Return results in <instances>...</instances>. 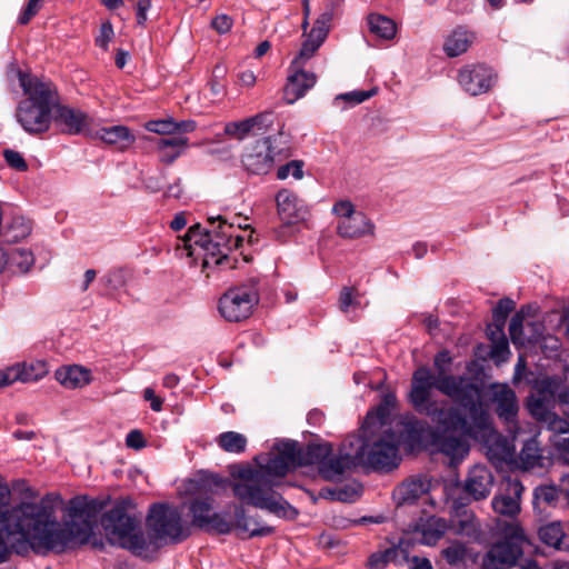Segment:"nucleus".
Returning a JSON list of instances; mask_svg holds the SVG:
<instances>
[{"instance_id": "nucleus-53", "label": "nucleus", "mask_w": 569, "mask_h": 569, "mask_svg": "<svg viewBox=\"0 0 569 569\" xmlns=\"http://www.w3.org/2000/svg\"><path fill=\"white\" fill-rule=\"evenodd\" d=\"M143 398L147 401H150V407L153 411L159 412L162 409L163 400L156 396L154 390L152 388H146L143 391Z\"/></svg>"}, {"instance_id": "nucleus-57", "label": "nucleus", "mask_w": 569, "mask_h": 569, "mask_svg": "<svg viewBox=\"0 0 569 569\" xmlns=\"http://www.w3.org/2000/svg\"><path fill=\"white\" fill-rule=\"evenodd\" d=\"M406 562L410 565V569H433L430 560L427 558H420L417 556L412 558L408 557V561Z\"/></svg>"}, {"instance_id": "nucleus-4", "label": "nucleus", "mask_w": 569, "mask_h": 569, "mask_svg": "<svg viewBox=\"0 0 569 569\" xmlns=\"http://www.w3.org/2000/svg\"><path fill=\"white\" fill-rule=\"evenodd\" d=\"M19 82L27 98L17 108V121L30 134L47 132L53 121L57 88L51 81L21 71Z\"/></svg>"}, {"instance_id": "nucleus-40", "label": "nucleus", "mask_w": 569, "mask_h": 569, "mask_svg": "<svg viewBox=\"0 0 569 569\" xmlns=\"http://www.w3.org/2000/svg\"><path fill=\"white\" fill-rule=\"evenodd\" d=\"M325 40L326 39L312 37V33L309 32L307 39L302 43L298 58L292 61V67L299 66L300 60L310 59Z\"/></svg>"}, {"instance_id": "nucleus-62", "label": "nucleus", "mask_w": 569, "mask_h": 569, "mask_svg": "<svg viewBox=\"0 0 569 569\" xmlns=\"http://www.w3.org/2000/svg\"><path fill=\"white\" fill-rule=\"evenodd\" d=\"M239 80H240L242 86L253 87L254 83H256L257 78H256L254 73L251 70H246V71H242L239 74Z\"/></svg>"}, {"instance_id": "nucleus-41", "label": "nucleus", "mask_w": 569, "mask_h": 569, "mask_svg": "<svg viewBox=\"0 0 569 569\" xmlns=\"http://www.w3.org/2000/svg\"><path fill=\"white\" fill-rule=\"evenodd\" d=\"M253 133H266L274 123L276 116L272 111H263L250 117Z\"/></svg>"}, {"instance_id": "nucleus-33", "label": "nucleus", "mask_w": 569, "mask_h": 569, "mask_svg": "<svg viewBox=\"0 0 569 569\" xmlns=\"http://www.w3.org/2000/svg\"><path fill=\"white\" fill-rule=\"evenodd\" d=\"M217 442L226 452L241 453L246 450L247 438L234 431H227L219 435Z\"/></svg>"}, {"instance_id": "nucleus-54", "label": "nucleus", "mask_w": 569, "mask_h": 569, "mask_svg": "<svg viewBox=\"0 0 569 569\" xmlns=\"http://www.w3.org/2000/svg\"><path fill=\"white\" fill-rule=\"evenodd\" d=\"M150 7H151L150 0H138V2L136 4L138 24L143 26L146 23V21L148 19L147 11L150 9Z\"/></svg>"}, {"instance_id": "nucleus-26", "label": "nucleus", "mask_w": 569, "mask_h": 569, "mask_svg": "<svg viewBox=\"0 0 569 569\" xmlns=\"http://www.w3.org/2000/svg\"><path fill=\"white\" fill-rule=\"evenodd\" d=\"M446 530L447 523L443 519L429 517L418 528V532L421 535L419 541L423 545L432 546L445 535Z\"/></svg>"}, {"instance_id": "nucleus-25", "label": "nucleus", "mask_w": 569, "mask_h": 569, "mask_svg": "<svg viewBox=\"0 0 569 569\" xmlns=\"http://www.w3.org/2000/svg\"><path fill=\"white\" fill-rule=\"evenodd\" d=\"M188 139L184 137L160 138L157 148L160 152V160L164 163H172L186 149Z\"/></svg>"}, {"instance_id": "nucleus-13", "label": "nucleus", "mask_w": 569, "mask_h": 569, "mask_svg": "<svg viewBox=\"0 0 569 569\" xmlns=\"http://www.w3.org/2000/svg\"><path fill=\"white\" fill-rule=\"evenodd\" d=\"M458 81L467 93L478 96L492 88L495 73L485 64H469L460 69Z\"/></svg>"}, {"instance_id": "nucleus-46", "label": "nucleus", "mask_w": 569, "mask_h": 569, "mask_svg": "<svg viewBox=\"0 0 569 569\" xmlns=\"http://www.w3.org/2000/svg\"><path fill=\"white\" fill-rule=\"evenodd\" d=\"M3 157L6 159V162L11 168L18 170V171H26L28 169V164L23 157L14 150L6 149L3 151Z\"/></svg>"}, {"instance_id": "nucleus-58", "label": "nucleus", "mask_w": 569, "mask_h": 569, "mask_svg": "<svg viewBox=\"0 0 569 569\" xmlns=\"http://www.w3.org/2000/svg\"><path fill=\"white\" fill-rule=\"evenodd\" d=\"M182 191L181 179L178 178L172 184L168 186L164 191V197L178 199L181 197Z\"/></svg>"}, {"instance_id": "nucleus-7", "label": "nucleus", "mask_w": 569, "mask_h": 569, "mask_svg": "<svg viewBox=\"0 0 569 569\" xmlns=\"http://www.w3.org/2000/svg\"><path fill=\"white\" fill-rule=\"evenodd\" d=\"M228 481L217 476L203 479L197 486V495L189 502L191 523L208 532L220 535L229 533L233 528V521L228 513L213 511L212 487H222Z\"/></svg>"}, {"instance_id": "nucleus-37", "label": "nucleus", "mask_w": 569, "mask_h": 569, "mask_svg": "<svg viewBox=\"0 0 569 569\" xmlns=\"http://www.w3.org/2000/svg\"><path fill=\"white\" fill-rule=\"evenodd\" d=\"M333 10H335V6L332 2H330L327 6L326 10L315 21V24H313L312 29L310 30V32L312 33V37H318V38H322V39L327 38L329 30H330V23L333 18Z\"/></svg>"}, {"instance_id": "nucleus-34", "label": "nucleus", "mask_w": 569, "mask_h": 569, "mask_svg": "<svg viewBox=\"0 0 569 569\" xmlns=\"http://www.w3.org/2000/svg\"><path fill=\"white\" fill-rule=\"evenodd\" d=\"M396 401V397L391 393H388L383 397L382 403L378 407L376 412H368L363 425L366 428L371 427H380V428H387L385 423V419L388 415V407L393 406Z\"/></svg>"}, {"instance_id": "nucleus-5", "label": "nucleus", "mask_w": 569, "mask_h": 569, "mask_svg": "<svg viewBox=\"0 0 569 569\" xmlns=\"http://www.w3.org/2000/svg\"><path fill=\"white\" fill-rule=\"evenodd\" d=\"M129 501L121 500L103 513L101 526L111 545L128 549L137 556L146 557L156 549L140 528V519L128 511Z\"/></svg>"}, {"instance_id": "nucleus-64", "label": "nucleus", "mask_w": 569, "mask_h": 569, "mask_svg": "<svg viewBox=\"0 0 569 569\" xmlns=\"http://www.w3.org/2000/svg\"><path fill=\"white\" fill-rule=\"evenodd\" d=\"M187 224V219L183 212H179L174 216L173 220L170 223V227L174 231H179L183 229Z\"/></svg>"}, {"instance_id": "nucleus-1", "label": "nucleus", "mask_w": 569, "mask_h": 569, "mask_svg": "<svg viewBox=\"0 0 569 569\" xmlns=\"http://www.w3.org/2000/svg\"><path fill=\"white\" fill-rule=\"evenodd\" d=\"M451 362L449 351L442 350L433 360L437 377L427 367L418 368L411 378L409 401L419 415L431 419L435 443L455 465L469 452L467 439L488 442L496 430L480 388L469 378L448 375Z\"/></svg>"}, {"instance_id": "nucleus-29", "label": "nucleus", "mask_w": 569, "mask_h": 569, "mask_svg": "<svg viewBox=\"0 0 569 569\" xmlns=\"http://www.w3.org/2000/svg\"><path fill=\"white\" fill-rule=\"evenodd\" d=\"M34 263L33 253L26 248H13L6 252V266L16 269L21 273H26Z\"/></svg>"}, {"instance_id": "nucleus-15", "label": "nucleus", "mask_w": 569, "mask_h": 569, "mask_svg": "<svg viewBox=\"0 0 569 569\" xmlns=\"http://www.w3.org/2000/svg\"><path fill=\"white\" fill-rule=\"evenodd\" d=\"M277 210L284 226L297 224L305 221L309 210L299 197L288 189H281L276 196Z\"/></svg>"}, {"instance_id": "nucleus-39", "label": "nucleus", "mask_w": 569, "mask_h": 569, "mask_svg": "<svg viewBox=\"0 0 569 569\" xmlns=\"http://www.w3.org/2000/svg\"><path fill=\"white\" fill-rule=\"evenodd\" d=\"M515 309V301L509 298L499 300L492 312V319L497 323V331L500 335L501 328H505L509 313Z\"/></svg>"}, {"instance_id": "nucleus-16", "label": "nucleus", "mask_w": 569, "mask_h": 569, "mask_svg": "<svg viewBox=\"0 0 569 569\" xmlns=\"http://www.w3.org/2000/svg\"><path fill=\"white\" fill-rule=\"evenodd\" d=\"M492 486L493 475L491 470L481 465L473 466L463 481L465 492L473 500L486 499L490 495Z\"/></svg>"}, {"instance_id": "nucleus-20", "label": "nucleus", "mask_w": 569, "mask_h": 569, "mask_svg": "<svg viewBox=\"0 0 569 569\" xmlns=\"http://www.w3.org/2000/svg\"><path fill=\"white\" fill-rule=\"evenodd\" d=\"M373 223L361 211L351 214V217L345 220H340L337 227L339 236L351 239L373 234Z\"/></svg>"}, {"instance_id": "nucleus-31", "label": "nucleus", "mask_w": 569, "mask_h": 569, "mask_svg": "<svg viewBox=\"0 0 569 569\" xmlns=\"http://www.w3.org/2000/svg\"><path fill=\"white\" fill-rule=\"evenodd\" d=\"M561 498L560 486H539L533 491V507H557Z\"/></svg>"}, {"instance_id": "nucleus-48", "label": "nucleus", "mask_w": 569, "mask_h": 569, "mask_svg": "<svg viewBox=\"0 0 569 569\" xmlns=\"http://www.w3.org/2000/svg\"><path fill=\"white\" fill-rule=\"evenodd\" d=\"M42 0H29L18 21L27 24L40 10Z\"/></svg>"}, {"instance_id": "nucleus-23", "label": "nucleus", "mask_w": 569, "mask_h": 569, "mask_svg": "<svg viewBox=\"0 0 569 569\" xmlns=\"http://www.w3.org/2000/svg\"><path fill=\"white\" fill-rule=\"evenodd\" d=\"M405 561H408V552L399 546L373 552L368 558L367 566L370 569H385L389 563L403 565Z\"/></svg>"}, {"instance_id": "nucleus-22", "label": "nucleus", "mask_w": 569, "mask_h": 569, "mask_svg": "<svg viewBox=\"0 0 569 569\" xmlns=\"http://www.w3.org/2000/svg\"><path fill=\"white\" fill-rule=\"evenodd\" d=\"M54 376L58 382L68 389L82 388L91 380L90 371L80 366L59 368Z\"/></svg>"}, {"instance_id": "nucleus-38", "label": "nucleus", "mask_w": 569, "mask_h": 569, "mask_svg": "<svg viewBox=\"0 0 569 569\" xmlns=\"http://www.w3.org/2000/svg\"><path fill=\"white\" fill-rule=\"evenodd\" d=\"M525 316L526 311L525 308L522 307L518 312L515 313V316L510 320L509 335L515 346H525L526 339L522 332Z\"/></svg>"}, {"instance_id": "nucleus-36", "label": "nucleus", "mask_w": 569, "mask_h": 569, "mask_svg": "<svg viewBox=\"0 0 569 569\" xmlns=\"http://www.w3.org/2000/svg\"><path fill=\"white\" fill-rule=\"evenodd\" d=\"M223 131L224 134L229 138L239 141L246 139L251 133H253L252 123L250 122L249 118L240 121H231L226 123Z\"/></svg>"}, {"instance_id": "nucleus-8", "label": "nucleus", "mask_w": 569, "mask_h": 569, "mask_svg": "<svg viewBox=\"0 0 569 569\" xmlns=\"http://www.w3.org/2000/svg\"><path fill=\"white\" fill-rule=\"evenodd\" d=\"M147 527L156 540L173 543L184 540L189 528L183 523L181 511L167 503H156L150 508Z\"/></svg>"}, {"instance_id": "nucleus-30", "label": "nucleus", "mask_w": 569, "mask_h": 569, "mask_svg": "<svg viewBox=\"0 0 569 569\" xmlns=\"http://www.w3.org/2000/svg\"><path fill=\"white\" fill-rule=\"evenodd\" d=\"M542 453L536 439H529L525 442L520 453L519 463L525 470L542 466Z\"/></svg>"}, {"instance_id": "nucleus-63", "label": "nucleus", "mask_w": 569, "mask_h": 569, "mask_svg": "<svg viewBox=\"0 0 569 569\" xmlns=\"http://www.w3.org/2000/svg\"><path fill=\"white\" fill-rule=\"evenodd\" d=\"M560 493L563 496L565 505H569V473L560 478Z\"/></svg>"}, {"instance_id": "nucleus-59", "label": "nucleus", "mask_w": 569, "mask_h": 569, "mask_svg": "<svg viewBox=\"0 0 569 569\" xmlns=\"http://www.w3.org/2000/svg\"><path fill=\"white\" fill-rule=\"evenodd\" d=\"M196 129V122L193 120L174 121V133L176 132H192Z\"/></svg>"}, {"instance_id": "nucleus-55", "label": "nucleus", "mask_w": 569, "mask_h": 569, "mask_svg": "<svg viewBox=\"0 0 569 569\" xmlns=\"http://www.w3.org/2000/svg\"><path fill=\"white\" fill-rule=\"evenodd\" d=\"M507 355H509V347L506 338L501 339L500 341L493 342L491 350V356L493 358L505 359Z\"/></svg>"}, {"instance_id": "nucleus-60", "label": "nucleus", "mask_w": 569, "mask_h": 569, "mask_svg": "<svg viewBox=\"0 0 569 569\" xmlns=\"http://www.w3.org/2000/svg\"><path fill=\"white\" fill-rule=\"evenodd\" d=\"M557 448L561 453L563 463L569 465V438H563L557 443Z\"/></svg>"}, {"instance_id": "nucleus-27", "label": "nucleus", "mask_w": 569, "mask_h": 569, "mask_svg": "<svg viewBox=\"0 0 569 569\" xmlns=\"http://www.w3.org/2000/svg\"><path fill=\"white\" fill-rule=\"evenodd\" d=\"M471 42L472 36L462 28H458L447 37L443 50L451 58L458 57L468 50Z\"/></svg>"}, {"instance_id": "nucleus-24", "label": "nucleus", "mask_w": 569, "mask_h": 569, "mask_svg": "<svg viewBox=\"0 0 569 569\" xmlns=\"http://www.w3.org/2000/svg\"><path fill=\"white\" fill-rule=\"evenodd\" d=\"M236 528L247 537H262L270 535L273 529L269 526L260 523L257 519L247 517L242 507L234 510Z\"/></svg>"}, {"instance_id": "nucleus-49", "label": "nucleus", "mask_w": 569, "mask_h": 569, "mask_svg": "<svg viewBox=\"0 0 569 569\" xmlns=\"http://www.w3.org/2000/svg\"><path fill=\"white\" fill-rule=\"evenodd\" d=\"M232 24V19L224 13L216 16L211 21V27L220 34L229 32Z\"/></svg>"}, {"instance_id": "nucleus-43", "label": "nucleus", "mask_w": 569, "mask_h": 569, "mask_svg": "<svg viewBox=\"0 0 569 569\" xmlns=\"http://www.w3.org/2000/svg\"><path fill=\"white\" fill-rule=\"evenodd\" d=\"M375 94V90H369V91H365V90H360V91H352V92H347V93H341V94H338L336 98H335V104H339L340 101H346L347 103L351 104V106H356V104H359V103H362L363 101L368 100L369 98H371L372 96Z\"/></svg>"}, {"instance_id": "nucleus-50", "label": "nucleus", "mask_w": 569, "mask_h": 569, "mask_svg": "<svg viewBox=\"0 0 569 569\" xmlns=\"http://www.w3.org/2000/svg\"><path fill=\"white\" fill-rule=\"evenodd\" d=\"M332 211L337 214L340 220H345L351 214L357 213L358 211L355 209L353 204L348 200H341L335 203Z\"/></svg>"}, {"instance_id": "nucleus-18", "label": "nucleus", "mask_w": 569, "mask_h": 569, "mask_svg": "<svg viewBox=\"0 0 569 569\" xmlns=\"http://www.w3.org/2000/svg\"><path fill=\"white\" fill-rule=\"evenodd\" d=\"M90 138L101 140L102 142L114 146L119 150H126L131 147L134 141V134L126 126H111L99 129H92Z\"/></svg>"}, {"instance_id": "nucleus-56", "label": "nucleus", "mask_w": 569, "mask_h": 569, "mask_svg": "<svg viewBox=\"0 0 569 569\" xmlns=\"http://www.w3.org/2000/svg\"><path fill=\"white\" fill-rule=\"evenodd\" d=\"M146 188L152 192H159L163 188V174L151 176L144 180Z\"/></svg>"}, {"instance_id": "nucleus-3", "label": "nucleus", "mask_w": 569, "mask_h": 569, "mask_svg": "<svg viewBox=\"0 0 569 569\" xmlns=\"http://www.w3.org/2000/svg\"><path fill=\"white\" fill-rule=\"evenodd\" d=\"M209 229H202L200 224L189 228L183 238L188 256H199L203 251L202 268L217 266L222 269H232L234 259L229 253L241 246L242 237L236 234L234 224L223 217H209Z\"/></svg>"}, {"instance_id": "nucleus-12", "label": "nucleus", "mask_w": 569, "mask_h": 569, "mask_svg": "<svg viewBox=\"0 0 569 569\" xmlns=\"http://www.w3.org/2000/svg\"><path fill=\"white\" fill-rule=\"evenodd\" d=\"M53 122L62 133L86 134L90 137L91 118L80 109L69 106L54 104Z\"/></svg>"}, {"instance_id": "nucleus-28", "label": "nucleus", "mask_w": 569, "mask_h": 569, "mask_svg": "<svg viewBox=\"0 0 569 569\" xmlns=\"http://www.w3.org/2000/svg\"><path fill=\"white\" fill-rule=\"evenodd\" d=\"M367 21L370 32L379 39L391 40L397 33L396 22L386 16L371 13Z\"/></svg>"}, {"instance_id": "nucleus-35", "label": "nucleus", "mask_w": 569, "mask_h": 569, "mask_svg": "<svg viewBox=\"0 0 569 569\" xmlns=\"http://www.w3.org/2000/svg\"><path fill=\"white\" fill-rule=\"evenodd\" d=\"M565 529L559 522H551L540 528L539 537L550 547L562 550Z\"/></svg>"}, {"instance_id": "nucleus-2", "label": "nucleus", "mask_w": 569, "mask_h": 569, "mask_svg": "<svg viewBox=\"0 0 569 569\" xmlns=\"http://www.w3.org/2000/svg\"><path fill=\"white\" fill-rule=\"evenodd\" d=\"M331 443H310L301 448L297 441L274 443L272 449L258 456L257 467L234 466L229 482L233 496L244 505L267 510L278 517L293 519L298 511L274 490L287 473L298 467L317 465L319 475L328 481L339 480L351 467L359 466L351 436L332 453Z\"/></svg>"}, {"instance_id": "nucleus-21", "label": "nucleus", "mask_w": 569, "mask_h": 569, "mask_svg": "<svg viewBox=\"0 0 569 569\" xmlns=\"http://www.w3.org/2000/svg\"><path fill=\"white\" fill-rule=\"evenodd\" d=\"M451 527L455 533L471 540H478L481 535L480 522L473 512L461 507L456 509V518L452 520Z\"/></svg>"}, {"instance_id": "nucleus-61", "label": "nucleus", "mask_w": 569, "mask_h": 569, "mask_svg": "<svg viewBox=\"0 0 569 569\" xmlns=\"http://www.w3.org/2000/svg\"><path fill=\"white\" fill-rule=\"evenodd\" d=\"M471 0H451L450 8L456 12H466L470 9Z\"/></svg>"}, {"instance_id": "nucleus-45", "label": "nucleus", "mask_w": 569, "mask_h": 569, "mask_svg": "<svg viewBox=\"0 0 569 569\" xmlns=\"http://www.w3.org/2000/svg\"><path fill=\"white\" fill-rule=\"evenodd\" d=\"M146 129L150 132L170 136L174 133V121L172 119L149 121Z\"/></svg>"}, {"instance_id": "nucleus-11", "label": "nucleus", "mask_w": 569, "mask_h": 569, "mask_svg": "<svg viewBox=\"0 0 569 569\" xmlns=\"http://www.w3.org/2000/svg\"><path fill=\"white\" fill-rule=\"evenodd\" d=\"M490 402L495 406L498 418L507 426L509 431L517 428L519 405L516 392L503 383L490 386Z\"/></svg>"}, {"instance_id": "nucleus-10", "label": "nucleus", "mask_w": 569, "mask_h": 569, "mask_svg": "<svg viewBox=\"0 0 569 569\" xmlns=\"http://www.w3.org/2000/svg\"><path fill=\"white\" fill-rule=\"evenodd\" d=\"M259 302L254 284H242L229 289L219 300L220 315L230 322H239L250 317Z\"/></svg>"}, {"instance_id": "nucleus-51", "label": "nucleus", "mask_w": 569, "mask_h": 569, "mask_svg": "<svg viewBox=\"0 0 569 569\" xmlns=\"http://www.w3.org/2000/svg\"><path fill=\"white\" fill-rule=\"evenodd\" d=\"M126 445L128 448L140 450L146 447L147 442L142 432L138 429H134L127 435Z\"/></svg>"}, {"instance_id": "nucleus-52", "label": "nucleus", "mask_w": 569, "mask_h": 569, "mask_svg": "<svg viewBox=\"0 0 569 569\" xmlns=\"http://www.w3.org/2000/svg\"><path fill=\"white\" fill-rule=\"evenodd\" d=\"M356 300L353 298V289L345 287L339 296V308L342 312H347L349 307L356 305Z\"/></svg>"}, {"instance_id": "nucleus-44", "label": "nucleus", "mask_w": 569, "mask_h": 569, "mask_svg": "<svg viewBox=\"0 0 569 569\" xmlns=\"http://www.w3.org/2000/svg\"><path fill=\"white\" fill-rule=\"evenodd\" d=\"M290 174L297 180H299L303 177L301 161L292 160L283 166L279 167V169L277 171V178L280 180L287 179Z\"/></svg>"}, {"instance_id": "nucleus-32", "label": "nucleus", "mask_w": 569, "mask_h": 569, "mask_svg": "<svg viewBox=\"0 0 569 569\" xmlns=\"http://www.w3.org/2000/svg\"><path fill=\"white\" fill-rule=\"evenodd\" d=\"M38 378L33 376L31 369H27L26 366L17 363L0 371V388L7 387L16 381L30 382Z\"/></svg>"}, {"instance_id": "nucleus-17", "label": "nucleus", "mask_w": 569, "mask_h": 569, "mask_svg": "<svg viewBox=\"0 0 569 569\" xmlns=\"http://www.w3.org/2000/svg\"><path fill=\"white\" fill-rule=\"evenodd\" d=\"M291 69L293 71L288 76V81L283 89V98L289 104L302 98L317 82V76L313 72L300 70L299 66H291Z\"/></svg>"}, {"instance_id": "nucleus-14", "label": "nucleus", "mask_w": 569, "mask_h": 569, "mask_svg": "<svg viewBox=\"0 0 569 569\" xmlns=\"http://www.w3.org/2000/svg\"><path fill=\"white\" fill-rule=\"evenodd\" d=\"M525 487L520 480L506 479L503 488L492 498L491 507L500 516L516 517L520 512L521 497Z\"/></svg>"}, {"instance_id": "nucleus-42", "label": "nucleus", "mask_w": 569, "mask_h": 569, "mask_svg": "<svg viewBox=\"0 0 569 569\" xmlns=\"http://www.w3.org/2000/svg\"><path fill=\"white\" fill-rule=\"evenodd\" d=\"M467 549L461 542H453L442 550V557L449 565H459L465 561Z\"/></svg>"}, {"instance_id": "nucleus-19", "label": "nucleus", "mask_w": 569, "mask_h": 569, "mask_svg": "<svg viewBox=\"0 0 569 569\" xmlns=\"http://www.w3.org/2000/svg\"><path fill=\"white\" fill-rule=\"evenodd\" d=\"M431 482L426 477L409 479L399 485L393 491V499L397 505H411L420 497L428 493Z\"/></svg>"}, {"instance_id": "nucleus-47", "label": "nucleus", "mask_w": 569, "mask_h": 569, "mask_svg": "<svg viewBox=\"0 0 569 569\" xmlns=\"http://www.w3.org/2000/svg\"><path fill=\"white\" fill-rule=\"evenodd\" d=\"M114 36L112 24L110 22H103L100 27L99 34L96 38V44L104 50L108 49L109 42Z\"/></svg>"}, {"instance_id": "nucleus-9", "label": "nucleus", "mask_w": 569, "mask_h": 569, "mask_svg": "<svg viewBox=\"0 0 569 569\" xmlns=\"http://www.w3.org/2000/svg\"><path fill=\"white\" fill-rule=\"evenodd\" d=\"M290 156L287 141L282 146L277 144V139L271 137L258 140L247 148L242 154V164L253 174L268 173L277 161H282Z\"/></svg>"}, {"instance_id": "nucleus-6", "label": "nucleus", "mask_w": 569, "mask_h": 569, "mask_svg": "<svg viewBox=\"0 0 569 569\" xmlns=\"http://www.w3.org/2000/svg\"><path fill=\"white\" fill-rule=\"evenodd\" d=\"M361 435L351 436L358 463L373 470H391L400 461L399 439L390 428L371 427L362 425Z\"/></svg>"}]
</instances>
